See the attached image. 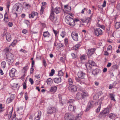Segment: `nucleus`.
<instances>
[{"label":"nucleus","instance_id":"obj_1","mask_svg":"<svg viewBox=\"0 0 120 120\" xmlns=\"http://www.w3.org/2000/svg\"><path fill=\"white\" fill-rule=\"evenodd\" d=\"M7 62L9 65H11L14 61L13 55L11 53L9 52L6 54Z\"/></svg>","mask_w":120,"mask_h":120},{"label":"nucleus","instance_id":"obj_2","mask_svg":"<svg viewBox=\"0 0 120 120\" xmlns=\"http://www.w3.org/2000/svg\"><path fill=\"white\" fill-rule=\"evenodd\" d=\"M66 22L72 26H74L75 25V23L74 20L70 16L67 15L65 16V18Z\"/></svg>","mask_w":120,"mask_h":120},{"label":"nucleus","instance_id":"obj_3","mask_svg":"<svg viewBox=\"0 0 120 120\" xmlns=\"http://www.w3.org/2000/svg\"><path fill=\"white\" fill-rule=\"evenodd\" d=\"M91 29L94 35L97 36L101 35L102 34V30L99 28L95 29L93 27H92Z\"/></svg>","mask_w":120,"mask_h":120},{"label":"nucleus","instance_id":"obj_4","mask_svg":"<svg viewBox=\"0 0 120 120\" xmlns=\"http://www.w3.org/2000/svg\"><path fill=\"white\" fill-rule=\"evenodd\" d=\"M13 8L14 11L19 12H21L23 9L22 5L19 3H16L13 7Z\"/></svg>","mask_w":120,"mask_h":120},{"label":"nucleus","instance_id":"obj_5","mask_svg":"<svg viewBox=\"0 0 120 120\" xmlns=\"http://www.w3.org/2000/svg\"><path fill=\"white\" fill-rule=\"evenodd\" d=\"M11 34L8 33H7L5 31H4L3 34V37L5 38L7 41L8 42L10 41L11 40Z\"/></svg>","mask_w":120,"mask_h":120},{"label":"nucleus","instance_id":"obj_6","mask_svg":"<svg viewBox=\"0 0 120 120\" xmlns=\"http://www.w3.org/2000/svg\"><path fill=\"white\" fill-rule=\"evenodd\" d=\"M49 18L50 20L53 23H56L57 22V18L54 17V11L52 9Z\"/></svg>","mask_w":120,"mask_h":120},{"label":"nucleus","instance_id":"obj_7","mask_svg":"<svg viewBox=\"0 0 120 120\" xmlns=\"http://www.w3.org/2000/svg\"><path fill=\"white\" fill-rule=\"evenodd\" d=\"M57 110V109L56 108L51 107L47 109V113L48 114H51L53 113L56 112Z\"/></svg>","mask_w":120,"mask_h":120},{"label":"nucleus","instance_id":"obj_8","mask_svg":"<svg viewBox=\"0 0 120 120\" xmlns=\"http://www.w3.org/2000/svg\"><path fill=\"white\" fill-rule=\"evenodd\" d=\"M109 112V110L108 108H106L104 109L102 112L99 114V116L100 117H104L106 116V114H108Z\"/></svg>","mask_w":120,"mask_h":120},{"label":"nucleus","instance_id":"obj_9","mask_svg":"<svg viewBox=\"0 0 120 120\" xmlns=\"http://www.w3.org/2000/svg\"><path fill=\"white\" fill-rule=\"evenodd\" d=\"M71 36L73 40L77 41L78 40V34L76 31H73L71 33Z\"/></svg>","mask_w":120,"mask_h":120},{"label":"nucleus","instance_id":"obj_10","mask_svg":"<svg viewBox=\"0 0 120 120\" xmlns=\"http://www.w3.org/2000/svg\"><path fill=\"white\" fill-rule=\"evenodd\" d=\"M68 89L72 92H75L77 90L76 86L74 85H70L68 88Z\"/></svg>","mask_w":120,"mask_h":120},{"label":"nucleus","instance_id":"obj_11","mask_svg":"<svg viewBox=\"0 0 120 120\" xmlns=\"http://www.w3.org/2000/svg\"><path fill=\"white\" fill-rule=\"evenodd\" d=\"M85 75V73L82 71H80L78 72L77 74L78 77L81 79L84 78Z\"/></svg>","mask_w":120,"mask_h":120},{"label":"nucleus","instance_id":"obj_12","mask_svg":"<svg viewBox=\"0 0 120 120\" xmlns=\"http://www.w3.org/2000/svg\"><path fill=\"white\" fill-rule=\"evenodd\" d=\"M15 95L13 94L11 95V97L8 98L7 99L6 102L9 103L12 101L15 97Z\"/></svg>","mask_w":120,"mask_h":120},{"label":"nucleus","instance_id":"obj_13","mask_svg":"<svg viewBox=\"0 0 120 120\" xmlns=\"http://www.w3.org/2000/svg\"><path fill=\"white\" fill-rule=\"evenodd\" d=\"M90 18L85 17L83 18L80 19V20L83 22H86L88 23L89 22L90 20Z\"/></svg>","mask_w":120,"mask_h":120},{"label":"nucleus","instance_id":"obj_14","mask_svg":"<svg viewBox=\"0 0 120 120\" xmlns=\"http://www.w3.org/2000/svg\"><path fill=\"white\" fill-rule=\"evenodd\" d=\"M66 35V33L64 31H62L60 34V36L58 38V39L60 41H62V39L60 37H61L62 38H64Z\"/></svg>","mask_w":120,"mask_h":120},{"label":"nucleus","instance_id":"obj_15","mask_svg":"<svg viewBox=\"0 0 120 120\" xmlns=\"http://www.w3.org/2000/svg\"><path fill=\"white\" fill-rule=\"evenodd\" d=\"M16 70L14 68H12L9 72V75L11 77H13L15 76V73L16 72Z\"/></svg>","mask_w":120,"mask_h":120},{"label":"nucleus","instance_id":"obj_16","mask_svg":"<svg viewBox=\"0 0 120 120\" xmlns=\"http://www.w3.org/2000/svg\"><path fill=\"white\" fill-rule=\"evenodd\" d=\"M42 6L41 7V10L40 11V14L41 15H42L44 9L45 8V6L46 5V3L45 2H43L41 3Z\"/></svg>","mask_w":120,"mask_h":120},{"label":"nucleus","instance_id":"obj_17","mask_svg":"<svg viewBox=\"0 0 120 120\" xmlns=\"http://www.w3.org/2000/svg\"><path fill=\"white\" fill-rule=\"evenodd\" d=\"M82 98L83 100H84L85 98L87 97L88 96V94L87 92L83 91L81 93Z\"/></svg>","mask_w":120,"mask_h":120},{"label":"nucleus","instance_id":"obj_18","mask_svg":"<svg viewBox=\"0 0 120 120\" xmlns=\"http://www.w3.org/2000/svg\"><path fill=\"white\" fill-rule=\"evenodd\" d=\"M38 13L37 12L33 11L29 15V17L30 18H32L35 16H37Z\"/></svg>","mask_w":120,"mask_h":120},{"label":"nucleus","instance_id":"obj_19","mask_svg":"<svg viewBox=\"0 0 120 120\" xmlns=\"http://www.w3.org/2000/svg\"><path fill=\"white\" fill-rule=\"evenodd\" d=\"M94 104V102L92 101H90L88 104V107H87L86 109V111H88L90 109V108L93 106Z\"/></svg>","mask_w":120,"mask_h":120},{"label":"nucleus","instance_id":"obj_20","mask_svg":"<svg viewBox=\"0 0 120 120\" xmlns=\"http://www.w3.org/2000/svg\"><path fill=\"white\" fill-rule=\"evenodd\" d=\"M95 51V49L94 48L88 50V51L87 52V54L88 56H91L94 53Z\"/></svg>","mask_w":120,"mask_h":120},{"label":"nucleus","instance_id":"obj_21","mask_svg":"<svg viewBox=\"0 0 120 120\" xmlns=\"http://www.w3.org/2000/svg\"><path fill=\"white\" fill-rule=\"evenodd\" d=\"M43 35L44 38H49L50 37V34L48 31L44 32Z\"/></svg>","mask_w":120,"mask_h":120},{"label":"nucleus","instance_id":"obj_22","mask_svg":"<svg viewBox=\"0 0 120 120\" xmlns=\"http://www.w3.org/2000/svg\"><path fill=\"white\" fill-rule=\"evenodd\" d=\"M41 114V112L40 111H38V115L36 117H35L34 120H39L40 119Z\"/></svg>","mask_w":120,"mask_h":120},{"label":"nucleus","instance_id":"obj_23","mask_svg":"<svg viewBox=\"0 0 120 120\" xmlns=\"http://www.w3.org/2000/svg\"><path fill=\"white\" fill-rule=\"evenodd\" d=\"M100 71L98 69H96L92 71V74L94 75L98 74Z\"/></svg>","mask_w":120,"mask_h":120},{"label":"nucleus","instance_id":"obj_24","mask_svg":"<svg viewBox=\"0 0 120 120\" xmlns=\"http://www.w3.org/2000/svg\"><path fill=\"white\" fill-rule=\"evenodd\" d=\"M53 81L54 82L56 83H59L61 81V78L60 77L59 78H56L53 79Z\"/></svg>","mask_w":120,"mask_h":120},{"label":"nucleus","instance_id":"obj_25","mask_svg":"<svg viewBox=\"0 0 120 120\" xmlns=\"http://www.w3.org/2000/svg\"><path fill=\"white\" fill-rule=\"evenodd\" d=\"M57 88V87L56 86L52 87L50 88V91L52 92H55L56 91Z\"/></svg>","mask_w":120,"mask_h":120},{"label":"nucleus","instance_id":"obj_26","mask_svg":"<svg viewBox=\"0 0 120 120\" xmlns=\"http://www.w3.org/2000/svg\"><path fill=\"white\" fill-rule=\"evenodd\" d=\"M75 109V107L72 105H70L69 106L68 109L69 111L72 112Z\"/></svg>","mask_w":120,"mask_h":120},{"label":"nucleus","instance_id":"obj_27","mask_svg":"<svg viewBox=\"0 0 120 120\" xmlns=\"http://www.w3.org/2000/svg\"><path fill=\"white\" fill-rule=\"evenodd\" d=\"M80 78L77 77H75V79L76 81V84H82V83H83L82 82L80 79Z\"/></svg>","mask_w":120,"mask_h":120},{"label":"nucleus","instance_id":"obj_28","mask_svg":"<svg viewBox=\"0 0 120 120\" xmlns=\"http://www.w3.org/2000/svg\"><path fill=\"white\" fill-rule=\"evenodd\" d=\"M76 97L78 100H80L81 99L82 96L81 93L78 92L77 93L76 95Z\"/></svg>","mask_w":120,"mask_h":120},{"label":"nucleus","instance_id":"obj_29","mask_svg":"<svg viewBox=\"0 0 120 120\" xmlns=\"http://www.w3.org/2000/svg\"><path fill=\"white\" fill-rule=\"evenodd\" d=\"M52 9L54 11V12H55V13L56 14H58L60 12V8L58 7H56L55 8V9L54 10L55 11H54V10L53 9H52Z\"/></svg>","mask_w":120,"mask_h":120},{"label":"nucleus","instance_id":"obj_30","mask_svg":"<svg viewBox=\"0 0 120 120\" xmlns=\"http://www.w3.org/2000/svg\"><path fill=\"white\" fill-rule=\"evenodd\" d=\"M109 116V117L112 119L114 118L116 116V115L112 113H110Z\"/></svg>","mask_w":120,"mask_h":120},{"label":"nucleus","instance_id":"obj_31","mask_svg":"<svg viewBox=\"0 0 120 120\" xmlns=\"http://www.w3.org/2000/svg\"><path fill=\"white\" fill-rule=\"evenodd\" d=\"M23 107H20L19 108H18L17 109V111L19 113H21L23 111Z\"/></svg>","mask_w":120,"mask_h":120},{"label":"nucleus","instance_id":"obj_32","mask_svg":"<svg viewBox=\"0 0 120 120\" xmlns=\"http://www.w3.org/2000/svg\"><path fill=\"white\" fill-rule=\"evenodd\" d=\"M53 80L50 78H49L47 79V82L48 85H50L53 82Z\"/></svg>","mask_w":120,"mask_h":120},{"label":"nucleus","instance_id":"obj_33","mask_svg":"<svg viewBox=\"0 0 120 120\" xmlns=\"http://www.w3.org/2000/svg\"><path fill=\"white\" fill-rule=\"evenodd\" d=\"M86 66L87 69H90L91 68V65L89 63H86L85 64Z\"/></svg>","mask_w":120,"mask_h":120},{"label":"nucleus","instance_id":"obj_34","mask_svg":"<svg viewBox=\"0 0 120 120\" xmlns=\"http://www.w3.org/2000/svg\"><path fill=\"white\" fill-rule=\"evenodd\" d=\"M82 84H76V88L77 89L81 90H82V88L81 85Z\"/></svg>","mask_w":120,"mask_h":120},{"label":"nucleus","instance_id":"obj_35","mask_svg":"<svg viewBox=\"0 0 120 120\" xmlns=\"http://www.w3.org/2000/svg\"><path fill=\"white\" fill-rule=\"evenodd\" d=\"M17 42V40H14L13 42L9 46V47L11 46H12L13 47H14L16 45V44Z\"/></svg>","mask_w":120,"mask_h":120},{"label":"nucleus","instance_id":"obj_36","mask_svg":"<svg viewBox=\"0 0 120 120\" xmlns=\"http://www.w3.org/2000/svg\"><path fill=\"white\" fill-rule=\"evenodd\" d=\"M2 68H4L6 67V63L5 61H3L1 63Z\"/></svg>","mask_w":120,"mask_h":120},{"label":"nucleus","instance_id":"obj_37","mask_svg":"<svg viewBox=\"0 0 120 120\" xmlns=\"http://www.w3.org/2000/svg\"><path fill=\"white\" fill-rule=\"evenodd\" d=\"M120 27V22H117L115 24V27L117 29L119 28Z\"/></svg>","mask_w":120,"mask_h":120},{"label":"nucleus","instance_id":"obj_38","mask_svg":"<svg viewBox=\"0 0 120 120\" xmlns=\"http://www.w3.org/2000/svg\"><path fill=\"white\" fill-rule=\"evenodd\" d=\"M70 8V9L71 8V7L68 6V5H65L64 6V9L66 11H69L70 10V9H68V8Z\"/></svg>","mask_w":120,"mask_h":120},{"label":"nucleus","instance_id":"obj_39","mask_svg":"<svg viewBox=\"0 0 120 120\" xmlns=\"http://www.w3.org/2000/svg\"><path fill=\"white\" fill-rule=\"evenodd\" d=\"M80 45L79 44H78L76 45L74 47V49L75 50L79 48L80 46Z\"/></svg>","mask_w":120,"mask_h":120},{"label":"nucleus","instance_id":"obj_40","mask_svg":"<svg viewBox=\"0 0 120 120\" xmlns=\"http://www.w3.org/2000/svg\"><path fill=\"white\" fill-rule=\"evenodd\" d=\"M110 96L111 98V100H113L114 101H115L116 100L115 99L114 96V95L112 94H110Z\"/></svg>","mask_w":120,"mask_h":120},{"label":"nucleus","instance_id":"obj_41","mask_svg":"<svg viewBox=\"0 0 120 120\" xmlns=\"http://www.w3.org/2000/svg\"><path fill=\"white\" fill-rule=\"evenodd\" d=\"M89 63L92 66H94L95 65V62L92 60H89Z\"/></svg>","mask_w":120,"mask_h":120},{"label":"nucleus","instance_id":"obj_42","mask_svg":"<svg viewBox=\"0 0 120 120\" xmlns=\"http://www.w3.org/2000/svg\"><path fill=\"white\" fill-rule=\"evenodd\" d=\"M86 58V56L84 55H82L80 57V59L81 60H85Z\"/></svg>","mask_w":120,"mask_h":120},{"label":"nucleus","instance_id":"obj_43","mask_svg":"<svg viewBox=\"0 0 120 120\" xmlns=\"http://www.w3.org/2000/svg\"><path fill=\"white\" fill-rule=\"evenodd\" d=\"M10 1H8L6 5L7 8L8 9V11H9V8L10 6Z\"/></svg>","mask_w":120,"mask_h":120},{"label":"nucleus","instance_id":"obj_44","mask_svg":"<svg viewBox=\"0 0 120 120\" xmlns=\"http://www.w3.org/2000/svg\"><path fill=\"white\" fill-rule=\"evenodd\" d=\"M12 111H11L9 113L8 116V118L9 119H10L11 118V116L12 114Z\"/></svg>","mask_w":120,"mask_h":120},{"label":"nucleus","instance_id":"obj_45","mask_svg":"<svg viewBox=\"0 0 120 120\" xmlns=\"http://www.w3.org/2000/svg\"><path fill=\"white\" fill-rule=\"evenodd\" d=\"M64 73L61 70L59 71L58 75L59 76H62L63 75Z\"/></svg>","mask_w":120,"mask_h":120},{"label":"nucleus","instance_id":"obj_46","mask_svg":"<svg viewBox=\"0 0 120 120\" xmlns=\"http://www.w3.org/2000/svg\"><path fill=\"white\" fill-rule=\"evenodd\" d=\"M55 73V70L53 69H52L51 71V72L50 73V76H52L53 75V74H54Z\"/></svg>","mask_w":120,"mask_h":120},{"label":"nucleus","instance_id":"obj_47","mask_svg":"<svg viewBox=\"0 0 120 120\" xmlns=\"http://www.w3.org/2000/svg\"><path fill=\"white\" fill-rule=\"evenodd\" d=\"M20 52H22L24 53L27 52V51L26 50H24L23 49H21L20 50Z\"/></svg>","mask_w":120,"mask_h":120},{"label":"nucleus","instance_id":"obj_48","mask_svg":"<svg viewBox=\"0 0 120 120\" xmlns=\"http://www.w3.org/2000/svg\"><path fill=\"white\" fill-rule=\"evenodd\" d=\"M71 55L72 56L73 58H75L76 57V55L73 53H72L71 54Z\"/></svg>","mask_w":120,"mask_h":120},{"label":"nucleus","instance_id":"obj_49","mask_svg":"<svg viewBox=\"0 0 120 120\" xmlns=\"http://www.w3.org/2000/svg\"><path fill=\"white\" fill-rule=\"evenodd\" d=\"M101 105L100 104L99 106L98 107L97 109L96 110V111L97 112H98L100 111V108H101Z\"/></svg>","mask_w":120,"mask_h":120},{"label":"nucleus","instance_id":"obj_50","mask_svg":"<svg viewBox=\"0 0 120 120\" xmlns=\"http://www.w3.org/2000/svg\"><path fill=\"white\" fill-rule=\"evenodd\" d=\"M25 98L26 100H27L28 99V97L27 94V93L26 92H25Z\"/></svg>","mask_w":120,"mask_h":120},{"label":"nucleus","instance_id":"obj_51","mask_svg":"<svg viewBox=\"0 0 120 120\" xmlns=\"http://www.w3.org/2000/svg\"><path fill=\"white\" fill-rule=\"evenodd\" d=\"M53 30L54 33L55 34V36H56L57 34L59 32L56 30H55L54 29H53Z\"/></svg>","mask_w":120,"mask_h":120},{"label":"nucleus","instance_id":"obj_52","mask_svg":"<svg viewBox=\"0 0 120 120\" xmlns=\"http://www.w3.org/2000/svg\"><path fill=\"white\" fill-rule=\"evenodd\" d=\"M43 65L45 67L46 66L47 64L46 61L44 60H43Z\"/></svg>","mask_w":120,"mask_h":120},{"label":"nucleus","instance_id":"obj_53","mask_svg":"<svg viewBox=\"0 0 120 120\" xmlns=\"http://www.w3.org/2000/svg\"><path fill=\"white\" fill-rule=\"evenodd\" d=\"M28 69V67L27 66L23 68V69L25 71V72Z\"/></svg>","mask_w":120,"mask_h":120},{"label":"nucleus","instance_id":"obj_54","mask_svg":"<svg viewBox=\"0 0 120 120\" xmlns=\"http://www.w3.org/2000/svg\"><path fill=\"white\" fill-rule=\"evenodd\" d=\"M106 3V0H105L104 1L102 5V7L103 8L105 7Z\"/></svg>","mask_w":120,"mask_h":120},{"label":"nucleus","instance_id":"obj_55","mask_svg":"<svg viewBox=\"0 0 120 120\" xmlns=\"http://www.w3.org/2000/svg\"><path fill=\"white\" fill-rule=\"evenodd\" d=\"M68 81L69 85H71L72 84L73 82L71 79H69Z\"/></svg>","mask_w":120,"mask_h":120},{"label":"nucleus","instance_id":"obj_56","mask_svg":"<svg viewBox=\"0 0 120 120\" xmlns=\"http://www.w3.org/2000/svg\"><path fill=\"white\" fill-rule=\"evenodd\" d=\"M59 47L60 48L64 46V45L63 44L61 43H60L58 44Z\"/></svg>","mask_w":120,"mask_h":120},{"label":"nucleus","instance_id":"obj_57","mask_svg":"<svg viewBox=\"0 0 120 120\" xmlns=\"http://www.w3.org/2000/svg\"><path fill=\"white\" fill-rule=\"evenodd\" d=\"M29 81L30 82V83L31 84V85L33 84L34 83V81H33V79L31 78H30L29 79Z\"/></svg>","mask_w":120,"mask_h":120},{"label":"nucleus","instance_id":"obj_58","mask_svg":"<svg viewBox=\"0 0 120 120\" xmlns=\"http://www.w3.org/2000/svg\"><path fill=\"white\" fill-rule=\"evenodd\" d=\"M26 82H25L23 84V88L24 89H26Z\"/></svg>","mask_w":120,"mask_h":120},{"label":"nucleus","instance_id":"obj_59","mask_svg":"<svg viewBox=\"0 0 120 120\" xmlns=\"http://www.w3.org/2000/svg\"><path fill=\"white\" fill-rule=\"evenodd\" d=\"M27 32V31L26 29H23L22 31V33L25 34Z\"/></svg>","mask_w":120,"mask_h":120},{"label":"nucleus","instance_id":"obj_60","mask_svg":"<svg viewBox=\"0 0 120 120\" xmlns=\"http://www.w3.org/2000/svg\"><path fill=\"white\" fill-rule=\"evenodd\" d=\"M8 18V16L7 13V12H6L4 15V18L7 19Z\"/></svg>","mask_w":120,"mask_h":120},{"label":"nucleus","instance_id":"obj_61","mask_svg":"<svg viewBox=\"0 0 120 120\" xmlns=\"http://www.w3.org/2000/svg\"><path fill=\"white\" fill-rule=\"evenodd\" d=\"M13 24L12 22H9L8 23V26L10 27H11L13 25Z\"/></svg>","mask_w":120,"mask_h":120},{"label":"nucleus","instance_id":"obj_62","mask_svg":"<svg viewBox=\"0 0 120 120\" xmlns=\"http://www.w3.org/2000/svg\"><path fill=\"white\" fill-rule=\"evenodd\" d=\"M112 47L111 45H109L108 47V50H110L112 49Z\"/></svg>","mask_w":120,"mask_h":120},{"label":"nucleus","instance_id":"obj_63","mask_svg":"<svg viewBox=\"0 0 120 120\" xmlns=\"http://www.w3.org/2000/svg\"><path fill=\"white\" fill-rule=\"evenodd\" d=\"M4 51L6 53L9 52V49L8 48H6L4 49Z\"/></svg>","mask_w":120,"mask_h":120},{"label":"nucleus","instance_id":"obj_64","mask_svg":"<svg viewBox=\"0 0 120 120\" xmlns=\"http://www.w3.org/2000/svg\"><path fill=\"white\" fill-rule=\"evenodd\" d=\"M64 42L66 44H67L68 42V40L67 38H65L64 40Z\"/></svg>","mask_w":120,"mask_h":120}]
</instances>
